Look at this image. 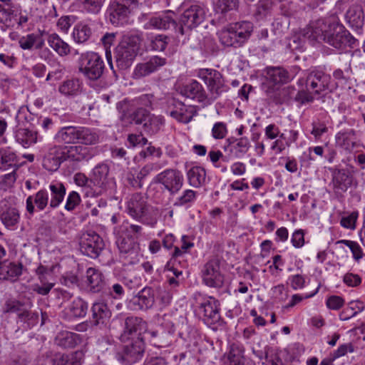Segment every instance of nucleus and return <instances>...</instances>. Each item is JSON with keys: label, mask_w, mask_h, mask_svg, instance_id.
<instances>
[{"label": "nucleus", "mask_w": 365, "mask_h": 365, "mask_svg": "<svg viewBox=\"0 0 365 365\" xmlns=\"http://www.w3.org/2000/svg\"><path fill=\"white\" fill-rule=\"evenodd\" d=\"M52 361L53 365H82V353L76 351L69 354L56 356Z\"/></svg>", "instance_id": "680f3d73"}, {"label": "nucleus", "mask_w": 365, "mask_h": 365, "mask_svg": "<svg viewBox=\"0 0 365 365\" xmlns=\"http://www.w3.org/2000/svg\"><path fill=\"white\" fill-rule=\"evenodd\" d=\"M64 162H70L78 165L82 162H88L93 157V148L82 145H62Z\"/></svg>", "instance_id": "6ab92c4d"}, {"label": "nucleus", "mask_w": 365, "mask_h": 365, "mask_svg": "<svg viewBox=\"0 0 365 365\" xmlns=\"http://www.w3.org/2000/svg\"><path fill=\"white\" fill-rule=\"evenodd\" d=\"M351 170L347 168H334L331 169V181L329 183V187L331 189L334 197L338 200H341L344 198V194L347 192L355 182V185H357L354 179V173H356L354 167L350 166Z\"/></svg>", "instance_id": "0eeeda50"}, {"label": "nucleus", "mask_w": 365, "mask_h": 365, "mask_svg": "<svg viewBox=\"0 0 365 365\" xmlns=\"http://www.w3.org/2000/svg\"><path fill=\"white\" fill-rule=\"evenodd\" d=\"M138 6V0H110L106 18L114 26H124L128 24L132 11Z\"/></svg>", "instance_id": "1a4fd4ad"}, {"label": "nucleus", "mask_w": 365, "mask_h": 365, "mask_svg": "<svg viewBox=\"0 0 365 365\" xmlns=\"http://www.w3.org/2000/svg\"><path fill=\"white\" fill-rule=\"evenodd\" d=\"M92 322L94 325L106 324L112 313L108 304L103 302H97L92 304Z\"/></svg>", "instance_id": "4c0bfd02"}, {"label": "nucleus", "mask_w": 365, "mask_h": 365, "mask_svg": "<svg viewBox=\"0 0 365 365\" xmlns=\"http://www.w3.org/2000/svg\"><path fill=\"white\" fill-rule=\"evenodd\" d=\"M110 167L108 163H98L91 172V180L93 185L106 190L113 178H110Z\"/></svg>", "instance_id": "c756f323"}, {"label": "nucleus", "mask_w": 365, "mask_h": 365, "mask_svg": "<svg viewBox=\"0 0 365 365\" xmlns=\"http://www.w3.org/2000/svg\"><path fill=\"white\" fill-rule=\"evenodd\" d=\"M82 80L76 77L65 79L60 83L58 91L67 98H75L81 96L84 90Z\"/></svg>", "instance_id": "2f4dec72"}, {"label": "nucleus", "mask_w": 365, "mask_h": 365, "mask_svg": "<svg viewBox=\"0 0 365 365\" xmlns=\"http://www.w3.org/2000/svg\"><path fill=\"white\" fill-rule=\"evenodd\" d=\"M20 157L9 147L0 148V170L19 169L21 165Z\"/></svg>", "instance_id": "c9c22d12"}, {"label": "nucleus", "mask_w": 365, "mask_h": 365, "mask_svg": "<svg viewBox=\"0 0 365 365\" xmlns=\"http://www.w3.org/2000/svg\"><path fill=\"white\" fill-rule=\"evenodd\" d=\"M292 77L282 67H267L265 69L264 80L262 83V89L266 93L267 98L276 105L282 104L287 94L292 95L295 91L294 87L289 86L279 89L281 85L291 81Z\"/></svg>", "instance_id": "f03ea898"}, {"label": "nucleus", "mask_w": 365, "mask_h": 365, "mask_svg": "<svg viewBox=\"0 0 365 365\" xmlns=\"http://www.w3.org/2000/svg\"><path fill=\"white\" fill-rule=\"evenodd\" d=\"M237 34L230 24L219 33V41L225 47L238 48L242 47L245 43L240 39Z\"/></svg>", "instance_id": "ea45409f"}, {"label": "nucleus", "mask_w": 365, "mask_h": 365, "mask_svg": "<svg viewBox=\"0 0 365 365\" xmlns=\"http://www.w3.org/2000/svg\"><path fill=\"white\" fill-rule=\"evenodd\" d=\"M180 241L182 243L180 247H176L175 249L170 252V259L165 266V271H172L176 277L182 276V270H179L175 267L176 259L187 253L189 250L194 247V242L190 240V237L188 235H183L181 237Z\"/></svg>", "instance_id": "b1692460"}, {"label": "nucleus", "mask_w": 365, "mask_h": 365, "mask_svg": "<svg viewBox=\"0 0 365 365\" xmlns=\"http://www.w3.org/2000/svg\"><path fill=\"white\" fill-rule=\"evenodd\" d=\"M77 63L79 73L90 81L100 79L106 71L104 61L96 52L86 51L81 53Z\"/></svg>", "instance_id": "423d86ee"}, {"label": "nucleus", "mask_w": 365, "mask_h": 365, "mask_svg": "<svg viewBox=\"0 0 365 365\" xmlns=\"http://www.w3.org/2000/svg\"><path fill=\"white\" fill-rule=\"evenodd\" d=\"M331 76L320 67L310 70L305 78H299L298 85L306 86L314 95L326 93L329 89Z\"/></svg>", "instance_id": "ddd939ff"}, {"label": "nucleus", "mask_w": 365, "mask_h": 365, "mask_svg": "<svg viewBox=\"0 0 365 365\" xmlns=\"http://www.w3.org/2000/svg\"><path fill=\"white\" fill-rule=\"evenodd\" d=\"M245 348L243 345L238 343H233L230 346L227 354V364H231L239 362L246 361L244 356Z\"/></svg>", "instance_id": "0e129e2a"}, {"label": "nucleus", "mask_w": 365, "mask_h": 365, "mask_svg": "<svg viewBox=\"0 0 365 365\" xmlns=\"http://www.w3.org/2000/svg\"><path fill=\"white\" fill-rule=\"evenodd\" d=\"M48 46L61 56L64 57L70 54L71 47L64 41L57 34H49L47 38Z\"/></svg>", "instance_id": "3c124183"}, {"label": "nucleus", "mask_w": 365, "mask_h": 365, "mask_svg": "<svg viewBox=\"0 0 365 365\" xmlns=\"http://www.w3.org/2000/svg\"><path fill=\"white\" fill-rule=\"evenodd\" d=\"M77 143L82 145H92L99 142V133L97 129L77 125Z\"/></svg>", "instance_id": "79ce46f5"}, {"label": "nucleus", "mask_w": 365, "mask_h": 365, "mask_svg": "<svg viewBox=\"0 0 365 365\" xmlns=\"http://www.w3.org/2000/svg\"><path fill=\"white\" fill-rule=\"evenodd\" d=\"M19 44L23 50H32L34 48L38 50L43 48L45 41L43 38H41V35L31 33L21 37Z\"/></svg>", "instance_id": "4d7b16f0"}, {"label": "nucleus", "mask_w": 365, "mask_h": 365, "mask_svg": "<svg viewBox=\"0 0 365 365\" xmlns=\"http://www.w3.org/2000/svg\"><path fill=\"white\" fill-rule=\"evenodd\" d=\"M336 146L346 153H351L357 146L356 131L354 128H344L335 135Z\"/></svg>", "instance_id": "bb28decb"}, {"label": "nucleus", "mask_w": 365, "mask_h": 365, "mask_svg": "<svg viewBox=\"0 0 365 365\" xmlns=\"http://www.w3.org/2000/svg\"><path fill=\"white\" fill-rule=\"evenodd\" d=\"M148 24V28H153L156 29L167 30L173 27L178 31V24L175 19V13L170 10H168L164 13L152 16Z\"/></svg>", "instance_id": "72a5a7b5"}, {"label": "nucleus", "mask_w": 365, "mask_h": 365, "mask_svg": "<svg viewBox=\"0 0 365 365\" xmlns=\"http://www.w3.org/2000/svg\"><path fill=\"white\" fill-rule=\"evenodd\" d=\"M0 220L9 230H16L20 220L19 210L16 207L5 206L0 211Z\"/></svg>", "instance_id": "a18cd8bd"}, {"label": "nucleus", "mask_w": 365, "mask_h": 365, "mask_svg": "<svg viewBox=\"0 0 365 365\" xmlns=\"http://www.w3.org/2000/svg\"><path fill=\"white\" fill-rule=\"evenodd\" d=\"M113 232L117 235L125 236L135 241L144 234L143 227L141 225L132 223L128 220H125L120 225L115 226Z\"/></svg>", "instance_id": "f704fd0d"}, {"label": "nucleus", "mask_w": 365, "mask_h": 365, "mask_svg": "<svg viewBox=\"0 0 365 365\" xmlns=\"http://www.w3.org/2000/svg\"><path fill=\"white\" fill-rule=\"evenodd\" d=\"M165 124V118L162 115H155L149 113V117H147L143 128L144 132L148 135H153L159 133Z\"/></svg>", "instance_id": "6e6d98bb"}, {"label": "nucleus", "mask_w": 365, "mask_h": 365, "mask_svg": "<svg viewBox=\"0 0 365 365\" xmlns=\"http://www.w3.org/2000/svg\"><path fill=\"white\" fill-rule=\"evenodd\" d=\"M147 323L142 318L138 317H128L125 319V326L120 339L122 342L137 337H143V333L145 331Z\"/></svg>", "instance_id": "4be33fe9"}, {"label": "nucleus", "mask_w": 365, "mask_h": 365, "mask_svg": "<svg viewBox=\"0 0 365 365\" xmlns=\"http://www.w3.org/2000/svg\"><path fill=\"white\" fill-rule=\"evenodd\" d=\"M92 36L91 27L86 24L79 23L73 29L72 36L75 42L83 43L89 40Z\"/></svg>", "instance_id": "e2e57ef3"}, {"label": "nucleus", "mask_w": 365, "mask_h": 365, "mask_svg": "<svg viewBox=\"0 0 365 365\" xmlns=\"http://www.w3.org/2000/svg\"><path fill=\"white\" fill-rule=\"evenodd\" d=\"M40 115L32 113L27 106H21L16 114L15 119L18 124L29 123V126L34 127Z\"/></svg>", "instance_id": "052dcab7"}, {"label": "nucleus", "mask_w": 365, "mask_h": 365, "mask_svg": "<svg viewBox=\"0 0 365 365\" xmlns=\"http://www.w3.org/2000/svg\"><path fill=\"white\" fill-rule=\"evenodd\" d=\"M198 192L192 189H185L175 198L173 205L186 209L192 207L197 201Z\"/></svg>", "instance_id": "13d9d810"}, {"label": "nucleus", "mask_w": 365, "mask_h": 365, "mask_svg": "<svg viewBox=\"0 0 365 365\" xmlns=\"http://www.w3.org/2000/svg\"><path fill=\"white\" fill-rule=\"evenodd\" d=\"M42 168L49 173L58 170L64 163L62 145L48 144L41 150L39 155Z\"/></svg>", "instance_id": "4468645a"}, {"label": "nucleus", "mask_w": 365, "mask_h": 365, "mask_svg": "<svg viewBox=\"0 0 365 365\" xmlns=\"http://www.w3.org/2000/svg\"><path fill=\"white\" fill-rule=\"evenodd\" d=\"M77 126L68 125L58 129L54 135V140L66 145V144L77 143Z\"/></svg>", "instance_id": "de8ad7c7"}, {"label": "nucleus", "mask_w": 365, "mask_h": 365, "mask_svg": "<svg viewBox=\"0 0 365 365\" xmlns=\"http://www.w3.org/2000/svg\"><path fill=\"white\" fill-rule=\"evenodd\" d=\"M184 175L177 168H166L157 174L153 179V183L158 184L163 193L169 196H175L184 185Z\"/></svg>", "instance_id": "6e6552de"}, {"label": "nucleus", "mask_w": 365, "mask_h": 365, "mask_svg": "<svg viewBox=\"0 0 365 365\" xmlns=\"http://www.w3.org/2000/svg\"><path fill=\"white\" fill-rule=\"evenodd\" d=\"M88 308V304L87 302L81 297H76L65 309L64 314L68 319L72 318H83L86 317Z\"/></svg>", "instance_id": "37998d69"}, {"label": "nucleus", "mask_w": 365, "mask_h": 365, "mask_svg": "<svg viewBox=\"0 0 365 365\" xmlns=\"http://www.w3.org/2000/svg\"><path fill=\"white\" fill-rule=\"evenodd\" d=\"M29 19V14L19 4L8 8H0V30L5 32L8 28L23 29Z\"/></svg>", "instance_id": "f8f14e48"}, {"label": "nucleus", "mask_w": 365, "mask_h": 365, "mask_svg": "<svg viewBox=\"0 0 365 365\" xmlns=\"http://www.w3.org/2000/svg\"><path fill=\"white\" fill-rule=\"evenodd\" d=\"M150 208L146 197L140 192L131 195L125 202V212L130 217L153 228L158 219L151 214Z\"/></svg>", "instance_id": "20e7f679"}, {"label": "nucleus", "mask_w": 365, "mask_h": 365, "mask_svg": "<svg viewBox=\"0 0 365 365\" xmlns=\"http://www.w3.org/2000/svg\"><path fill=\"white\" fill-rule=\"evenodd\" d=\"M311 43L323 41L339 51L355 48L359 41L336 18L320 19L312 21L302 31Z\"/></svg>", "instance_id": "f257e3e1"}, {"label": "nucleus", "mask_w": 365, "mask_h": 365, "mask_svg": "<svg viewBox=\"0 0 365 365\" xmlns=\"http://www.w3.org/2000/svg\"><path fill=\"white\" fill-rule=\"evenodd\" d=\"M146 334L150 337V343L154 346L158 348L168 347L175 341V338L173 336L168 334L161 330H149L146 331Z\"/></svg>", "instance_id": "5fc2aeb1"}, {"label": "nucleus", "mask_w": 365, "mask_h": 365, "mask_svg": "<svg viewBox=\"0 0 365 365\" xmlns=\"http://www.w3.org/2000/svg\"><path fill=\"white\" fill-rule=\"evenodd\" d=\"M173 106V109L170 113V116L183 123L190 122L193 116L197 114L195 106H187L180 101L174 99Z\"/></svg>", "instance_id": "473e14b6"}, {"label": "nucleus", "mask_w": 365, "mask_h": 365, "mask_svg": "<svg viewBox=\"0 0 365 365\" xmlns=\"http://www.w3.org/2000/svg\"><path fill=\"white\" fill-rule=\"evenodd\" d=\"M200 49L205 56H215L218 53L219 47L214 38L205 36L199 43Z\"/></svg>", "instance_id": "338daca9"}, {"label": "nucleus", "mask_w": 365, "mask_h": 365, "mask_svg": "<svg viewBox=\"0 0 365 365\" xmlns=\"http://www.w3.org/2000/svg\"><path fill=\"white\" fill-rule=\"evenodd\" d=\"M23 264L3 260L0 265V280L16 281L22 274Z\"/></svg>", "instance_id": "e433bc0d"}, {"label": "nucleus", "mask_w": 365, "mask_h": 365, "mask_svg": "<svg viewBox=\"0 0 365 365\" xmlns=\"http://www.w3.org/2000/svg\"><path fill=\"white\" fill-rule=\"evenodd\" d=\"M239 0H213V9L216 14L227 18L233 11L238 10Z\"/></svg>", "instance_id": "864d4df0"}, {"label": "nucleus", "mask_w": 365, "mask_h": 365, "mask_svg": "<svg viewBox=\"0 0 365 365\" xmlns=\"http://www.w3.org/2000/svg\"><path fill=\"white\" fill-rule=\"evenodd\" d=\"M194 311L209 327L217 324L221 319L220 304L215 297L195 293L193 297Z\"/></svg>", "instance_id": "7ed1b4c3"}, {"label": "nucleus", "mask_w": 365, "mask_h": 365, "mask_svg": "<svg viewBox=\"0 0 365 365\" xmlns=\"http://www.w3.org/2000/svg\"><path fill=\"white\" fill-rule=\"evenodd\" d=\"M14 136L16 143L27 148L37 143L38 132L34 127L17 124L14 130Z\"/></svg>", "instance_id": "a878e982"}, {"label": "nucleus", "mask_w": 365, "mask_h": 365, "mask_svg": "<svg viewBox=\"0 0 365 365\" xmlns=\"http://www.w3.org/2000/svg\"><path fill=\"white\" fill-rule=\"evenodd\" d=\"M154 303L155 292L153 289L145 287L128 302L127 307L132 311H145L152 308Z\"/></svg>", "instance_id": "412c9836"}, {"label": "nucleus", "mask_w": 365, "mask_h": 365, "mask_svg": "<svg viewBox=\"0 0 365 365\" xmlns=\"http://www.w3.org/2000/svg\"><path fill=\"white\" fill-rule=\"evenodd\" d=\"M105 287L102 293L112 299L119 300L125 295V290L121 279H108Z\"/></svg>", "instance_id": "8fccbe9b"}, {"label": "nucleus", "mask_w": 365, "mask_h": 365, "mask_svg": "<svg viewBox=\"0 0 365 365\" xmlns=\"http://www.w3.org/2000/svg\"><path fill=\"white\" fill-rule=\"evenodd\" d=\"M180 93L185 98L202 103L207 98L203 86L197 80L191 79L180 87Z\"/></svg>", "instance_id": "cd10ccee"}, {"label": "nucleus", "mask_w": 365, "mask_h": 365, "mask_svg": "<svg viewBox=\"0 0 365 365\" xmlns=\"http://www.w3.org/2000/svg\"><path fill=\"white\" fill-rule=\"evenodd\" d=\"M230 26L237 34L240 39H242L245 43L248 41L253 32L254 26L250 21H240L230 24Z\"/></svg>", "instance_id": "bf43d9fd"}, {"label": "nucleus", "mask_w": 365, "mask_h": 365, "mask_svg": "<svg viewBox=\"0 0 365 365\" xmlns=\"http://www.w3.org/2000/svg\"><path fill=\"white\" fill-rule=\"evenodd\" d=\"M85 277L87 287L92 293L103 292L108 279L101 270L96 267H88Z\"/></svg>", "instance_id": "c85d7f7f"}, {"label": "nucleus", "mask_w": 365, "mask_h": 365, "mask_svg": "<svg viewBox=\"0 0 365 365\" xmlns=\"http://www.w3.org/2000/svg\"><path fill=\"white\" fill-rule=\"evenodd\" d=\"M81 342V336L71 331L61 332L55 338V343L64 349H73Z\"/></svg>", "instance_id": "603ef678"}, {"label": "nucleus", "mask_w": 365, "mask_h": 365, "mask_svg": "<svg viewBox=\"0 0 365 365\" xmlns=\"http://www.w3.org/2000/svg\"><path fill=\"white\" fill-rule=\"evenodd\" d=\"M116 245L120 258L125 264H135L140 260L139 244L134 240L118 235Z\"/></svg>", "instance_id": "a211bd4d"}, {"label": "nucleus", "mask_w": 365, "mask_h": 365, "mask_svg": "<svg viewBox=\"0 0 365 365\" xmlns=\"http://www.w3.org/2000/svg\"><path fill=\"white\" fill-rule=\"evenodd\" d=\"M196 76L205 83L208 91L215 98L219 97L229 88L225 84L222 74L216 69L200 68L196 71Z\"/></svg>", "instance_id": "2eb2a0df"}, {"label": "nucleus", "mask_w": 365, "mask_h": 365, "mask_svg": "<svg viewBox=\"0 0 365 365\" xmlns=\"http://www.w3.org/2000/svg\"><path fill=\"white\" fill-rule=\"evenodd\" d=\"M51 192L49 208L56 209L63 202L66 193V188L63 183L59 181H53L48 186Z\"/></svg>", "instance_id": "c03bdc74"}, {"label": "nucleus", "mask_w": 365, "mask_h": 365, "mask_svg": "<svg viewBox=\"0 0 365 365\" xmlns=\"http://www.w3.org/2000/svg\"><path fill=\"white\" fill-rule=\"evenodd\" d=\"M274 3L272 0H259L255 5L252 16L257 21L270 19L272 16Z\"/></svg>", "instance_id": "49530a36"}, {"label": "nucleus", "mask_w": 365, "mask_h": 365, "mask_svg": "<svg viewBox=\"0 0 365 365\" xmlns=\"http://www.w3.org/2000/svg\"><path fill=\"white\" fill-rule=\"evenodd\" d=\"M251 147L250 140L247 137L236 138L235 137L226 139L223 150L225 153H230L235 158H242Z\"/></svg>", "instance_id": "393cba45"}, {"label": "nucleus", "mask_w": 365, "mask_h": 365, "mask_svg": "<svg viewBox=\"0 0 365 365\" xmlns=\"http://www.w3.org/2000/svg\"><path fill=\"white\" fill-rule=\"evenodd\" d=\"M141 38L138 35L124 36L115 48V58L116 67L119 70H125L133 63L138 54Z\"/></svg>", "instance_id": "39448f33"}, {"label": "nucleus", "mask_w": 365, "mask_h": 365, "mask_svg": "<svg viewBox=\"0 0 365 365\" xmlns=\"http://www.w3.org/2000/svg\"><path fill=\"white\" fill-rule=\"evenodd\" d=\"M221 260L217 256L210 259L202 269L203 283L212 288H220L224 284V274L220 271Z\"/></svg>", "instance_id": "dca6fc26"}, {"label": "nucleus", "mask_w": 365, "mask_h": 365, "mask_svg": "<svg viewBox=\"0 0 365 365\" xmlns=\"http://www.w3.org/2000/svg\"><path fill=\"white\" fill-rule=\"evenodd\" d=\"M335 245H344L348 247L351 252L354 259L357 262H359L365 256L362 248L356 241L339 240L335 242Z\"/></svg>", "instance_id": "774afa93"}, {"label": "nucleus", "mask_w": 365, "mask_h": 365, "mask_svg": "<svg viewBox=\"0 0 365 365\" xmlns=\"http://www.w3.org/2000/svg\"><path fill=\"white\" fill-rule=\"evenodd\" d=\"M49 195L46 189H41L35 195H29L26 200V211L34 215L36 211L41 212L49 205Z\"/></svg>", "instance_id": "7c9ffc66"}, {"label": "nucleus", "mask_w": 365, "mask_h": 365, "mask_svg": "<svg viewBox=\"0 0 365 365\" xmlns=\"http://www.w3.org/2000/svg\"><path fill=\"white\" fill-rule=\"evenodd\" d=\"M167 63V58L152 56L144 63H138L133 72V77L135 79L141 78L158 71Z\"/></svg>", "instance_id": "5701e85b"}, {"label": "nucleus", "mask_w": 365, "mask_h": 365, "mask_svg": "<svg viewBox=\"0 0 365 365\" xmlns=\"http://www.w3.org/2000/svg\"><path fill=\"white\" fill-rule=\"evenodd\" d=\"M120 350L115 353V359L122 365H132L140 361L145 352L143 337L127 340Z\"/></svg>", "instance_id": "9b49d317"}, {"label": "nucleus", "mask_w": 365, "mask_h": 365, "mask_svg": "<svg viewBox=\"0 0 365 365\" xmlns=\"http://www.w3.org/2000/svg\"><path fill=\"white\" fill-rule=\"evenodd\" d=\"M120 115V120L126 124L143 125L147 117H149L148 110L143 108H130L125 102L117 104Z\"/></svg>", "instance_id": "aec40b11"}, {"label": "nucleus", "mask_w": 365, "mask_h": 365, "mask_svg": "<svg viewBox=\"0 0 365 365\" xmlns=\"http://www.w3.org/2000/svg\"><path fill=\"white\" fill-rule=\"evenodd\" d=\"M105 248L103 238L95 232L83 233L79 242L81 252L91 259H97Z\"/></svg>", "instance_id": "f3484780"}, {"label": "nucleus", "mask_w": 365, "mask_h": 365, "mask_svg": "<svg viewBox=\"0 0 365 365\" xmlns=\"http://www.w3.org/2000/svg\"><path fill=\"white\" fill-rule=\"evenodd\" d=\"M345 19L350 27L361 29L364 23L363 9L359 6H350L345 14Z\"/></svg>", "instance_id": "09e8293b"}, {"label": "nucleus", "mask_w": 365, "mask_h": 365, "mask_svg": "<svg viewBox=\"0 0 365 365\" xmlns=\"http://www.w3.org/2000/svg\"><path fill=\"white\" fill-rule=\"evenodd\" d=\"M207 9L202 3H195L186 9L180 19L178 31L184 35L187 31L197 27L206 18Z\"/></svg>", "instance_id": "9d476101"}, {"label": "nucleus", "mask_w": 365, "mask_h": 365, "mask_svg": "<svg viewBox=\"0 0 365 365\" xmlns=\"http://www.w3.org/2000/svg\"><path fill=\"white\" fill-rule=\"evenodd\" d=\"M186 177L188 184L194 188H200L207 182L206 170L200 165H194L187 169Z\"/></svg>", "instance_id": "58836bf2"}, {"label": "nucleus", "mask_w": 365, "mask_h": 365, "mask_svg": "<svg viewBox=\"0 0 365 365\" xmlns=\"http://www.w3.org/2000/svg\"><path fill=\"white\" fill-rule=\"evenodd\" d=\"M148 41L149 47L152 51H163L170 42V38L165 34H155L148 38Z\"/></svg>", "instance_id": "69168bd1"}, {"label": "nucleus", "mask_w": 365, "mask_h": 365, "mask_svg": "<svg viewBox=\"0 0 365 365\" xmlns=\"http://www.w3.org/2000/svg\"><path fill=\"white\" fill-rule=\"evenodd\" d=\"M178 336L184 341L191 343L200 336V332L197 328L188 323L185 317H180Z\"/></svg>", "instance_id": "a19ab883"}]
</instances>
